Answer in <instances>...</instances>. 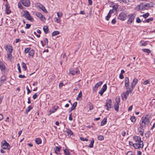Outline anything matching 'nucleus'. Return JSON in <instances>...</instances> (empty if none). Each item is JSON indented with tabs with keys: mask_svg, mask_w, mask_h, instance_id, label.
<instances>
[{
	"mask_svg": "<svg viewBox=\"0 0 155 155\" xmlns=\"http://www.w3.org/2000/svg\"><path fill=\"white\" fill-rule=\"evenodd\" d=\"M142 50L144 52H146L148 54H149L151 52V51L150 50L148 49H142Z\"/></svg>",
	"mask_w": 155,
	"mask_h": 155,
	"instance_id": "obj_38",
	"label": "nucleus"
},
{
	"mask_svg": "<svg viewBox=\"0 0 155 155\" xmlns=\"http://www.w3.org/2000/svg\"><path fill=\"white\" fill-rule=\"evenodd\" d=\"M133 89L132 87L130 88L129 89V90H127L126 91V92H124V93L126 94V95L128 96L130 93H131L132 91L133 90Z\"/></svg>",
	"mask_w": 155,
	"mask_h": 155,
	"instance_id": "obj_26",
	"label": "nucleus"
},
{
	"mask_svg": "<svg viewBox=\"0 0 155 155\" xmlns=\"http://www.w3.org/2000/svg\"><path fill=\"white\" fill-rule=\"evenodd\" d=\"M26 89L27 90V91H28V92H27V94H29L30 93H31V91L30 90H29V88H28V86H27L26 87Z\"/></svg>",
	"mask_w": 155,
	"mask_h": 155,
	"instance_id": "obj_59",
	"label": "nucleus"
},
{
	"mask_svg": "<svg viewBox=\"0 0 155 155\" xmlns=\"http://www.w3.org/2000/svg\"><path fill=\"white\" fill-rule=\"evenodd\" d=\"M6 77L5 76H2L0 79V86H2L4 84L5 81H6Z\"/></svg>",
	"mask_w": 155,
	"mask_h": 155,
	"instance_id": "obj_19",
	"label": "nucleus"
},
{
	"mask_svg": "<svg viewBox=\"0 0 155 155\" xmlns=\"http://www.w3.org/2000/svg\"><path fill=\"white\" fill-rule=\"evenodd\" d=\"M107 122V119L104 118L101 123V126H103Z\"/></svg>",
	"mask_w": 155,
	"mask_h": 155,
	"instance_id": "obj_30",
	"label": "nucleus"
},
{
	"mask_svg": "<svg viewBox=\"0 0 155 155\" xmlns=\"http://www.w3.org/2000/svg\"><path fill=\"white\" fill-rule=\"evenodd\" d=\"M127 96L126 95V94L124 93L122 95V100L123 101L126 100L127 98Z\"/></svg>",
	"mask_w": 155,
	"mask_h": 155,
	"instance_id": "obj_35",
	"label": "nucleus"
},
{
	"mask_svg": "<svg viewBox=\"0 0 155 155\" xmlns=\"http://www.w3.org/2000/svg\"><path fill=\"white\" fill-rule=\"evenodd\" d=\"M38 95H37L35 93V94H34L33 96V99L35 100V99L37 97Z\"/></svg>",
	"mask_w": 155,
	"mask_h": 155,
	"instance_id": "obj_61",
	"label": "nucleus"
},
{
	"mask_svg": "<svg viewBox=\"0 0 155 155\" xmlns=\"http://www.w3.org/2000/svg\"><path fill=\"white\" fill-rule=\"evenodd\" d=\"M143 9H144L143 8V4L138 5L137 6L135 7V10L137 11H138L139 10H142Z\"/></svg>",
	"mask_w": 155,
	"mask_h": 155,
	"instance_id": "obj_22",
	"label": "nucleus"
},
{
	"mask_svg": "<svg viewBox=\"0 0 155 155\" xmlns=\"http://www.w3.org/2000/svg\"><path fill=\"white\" fill-rule=\"evenodd\" d=\"M80 140L83 141H88V139L87 138H84L83 137H80Z\"/></svg>",
	"mask_w": 155,
	"mask_h": 155,
	"instance_id": "obj_51",
	"label": "nucleus"
},
{
	"mask_svg": "<svg viewBox=\"0 0 155 155\" xmlns=\"http://www.w3.org/2000/svg\"><path fill=\"white\" fill-rule=\"evenodd\" d=\"M135 17V15H131L127 21V23L129 24H131L134 21Z\"/></svg>",
	"mask_w": 155,
	"mask_h": 155,
	"instance_id": "obj_16",
	"label": "nucleus"
},
{
	"mask_svg": "<svg viewBox=\"0 0 155 155\" xmlns=\"http://www.w3.org/2000/svg\"><path fill=\"white\" fill-rule=\"evenodd\" d=\"M154 5V3L151 2L146 4H143V9H147L150 7H152Z\"/></svg>",
	"mask_w": 155,
	"mask_h": 155,
	"instance_id": "obj_8",
	"label": "nucleus"
},
{
	"mask_svg": "<svg viewBox=\"0 0 155 155\" xmlns=\"http://www.w3.org/2000/svg\"><path fill=\"white\" fill-rule=\"evenodd\" d=\"M35 142L37 144H39L41 143V140L40 138H38L35 139Z\"/></svg>",
	"mask_w": 155,
	"mask_h": 155,
	"instance_id": "obj_31",
	"label": "nucleus"
},
{
	"mask_svg": "<svg viewBox=\"0 0 155 155\" xmlns=\"http://www.w3.org/2000/svg\"><path fill=\"white\" fill-rule=\"evenodd\" d=\"M66 130L65 131V132L67 134L68 136L69 137H70L71 135H73V132L69 129L66 128Z\"/></svg>",
	"mask_w": 155,
	"mask_h": 155,
	"instance_id": "obj_18",
	"label": "nucleus"
},
{
	"mask_svg": "<svg viewBox=\"0 0 155 155\" xmlns=\"http://www.w3.org/2000/svg\"><path fill=\"white\" fill-rule=\"evenodd\" d=\"M82 96V92L81 91L79 93L78 96V97L77 98V100H79V101H80L81 100V97Z\"/></svg>",
	"mask_w": 155,
	"mask_h": 155,
	"instance_id": "obj_32",
	"label": "nucleus"
},
{
	"mask_svg": "<svg viewBox=\"0 0 155 155\" xmlns=\"http://www.w3.org/2000/svg\"><path fill=\"white\" fill-rule=\"evenodd\" d=\"M1 147L4 149H9L10 148L9 145L5 140L2 142Z\"/></svg>",
	"mask_w": 155,
	"mask_h": 155,
	"instance_id": "obj_6",
	"label": "nucleus"
},
{
	"mask_svg": "<svg viewBox=\"0 0 155 155\" xmlns=\"http://www.w3.org/2000/svg\"><path fill=\"white\" fill-rule=\"evenodd\" d=\"M22 4L26 7H28L30 6V3L29 0H21Z\"/></svg>",
	"mask_w": 155,
	"mask_h": 155,
	"instance_id": "obj_12",
	"label": "nucleus"
},
{
	"mask_svg": "<svg viewBox=\"0 0 155 155\" xmlns=\"http://www.w3.org/2000/svg\"><path fill=\"white\" fill-rule=\"evenodd\" d=\"M133 144L134 147L136 149H138L140 148H142L143 147V143H136Z\"/></svg>",
	"mask_w": 155,
	"mask_h": 155,
	"instance_id": "obj_7",
	"label": "nucleus"
},
{
	"mask_svg": "<svg viewBox=\"0 0 155 155\" xmlns=\"http://www.w3.org/2000/svg\"><path fill=\"white\" fill-rule=\"evenodd\" d=\"M70 73L72 75H78L80 73L79 69L78 68H71L70 69Z\"/></svg>",
	"mask_w": 155,
	"mask_h": 155,
	"instance_id": "obj_4",
	"label": "nucleus"
},
{
	"mask_svg": "<svg viewBox=\"0 0 155 155\" xmlns=\"http://www.w3.org/2000/svg\"><path fill=\"white\" fill-rule=\"evenodd\" d=\"M18 77L21 78H24L25 77V76L24 75H22L21 74H19L18 76Z\"/></svg>",
	"mask_w": 155,
	"mask_h": 155,
	"instance_id": "obj_63",
	"label": "nucleus"
},
{
	"mask_svg": "<svg viewBox=\"0 0 155 155\" xmlns=\"http://www.w3.org/2000/svg\"><path fill=\"white\" fill-rule=\"evenodd\" d=\"M130 120L132 122H134L136 121V119L135 117L134 116L130 118Z\"/></svg>",
	"mask_w": 155,
	"mask_h": 155,
	"instance_id": "obj_50",
	"label": "nucleus"
},
{
	"mask_svg": "<svg viewBox=\"0 0 155 155\" xmlns=\"http://www.w3.org/2000/svg\"><path fill=\"white\" fill-rule=\"evenodd\" d=\"M5 11L6 13L7 14H9L11 13V11L9 10V7H8V4H6L5 5Z\"/></svg>",
	"mask_w": 155,
	"mask_h": 155,
	"instance_id": "obj_25",
	"label": "nucleus"
},
{
	"mask_svg": "<svg viewBox=\"0 0 155 155\" xmlns=\"http://www.w3.org/2000/svg\"><path fill=\"white\" fill-rule=\"evenodd\" d=\"M112 101L110 100H107L105 106L107 107V110H109V108L111 107Z\"/></svg>",
	"mask_w": 155,
	"mask_h": 155,
	"instance_id": "obj_14",
	"label": "nucleus"
},
{
	"mask_svg": "<svg viewBox=\"0 0 155 155\" xmlns=\"http://www.w3.org/2000/svg\"><path fill=\"white\" fill-rule=\"evenodd\" d=\"M120 102V97L117 96L115 99V102L114 104V108L115 110L117 111H118L119 108V103Z\"/></svg>",
	"mask_w": 155,
	"mask_h": 155,
	"instance_id": "obj_2",
	"label": "nucleus"
},
{
	"mask_svg": "<svg viewBox=\"0 0 155 155\" xmlns=\"http://www.w3.org/2000/svg\"><path fill=\"white\" fill-rule=\"evenodd\" d=\"M94 143V139L91 141L90 143L89 146V147L90 148H92L93 147V144Z\"/></svg>",
	"mask_w": 155,
	"mask_h": 155,
	"instance_id": "obj_39",
	"label": "nucleus"
},
{
	"mask_svg": "<svg viewBox=\"0 0 155 155\" xmlns=\"http://www.w3.org/2000/svg\"><path fill=\"white\" fill-rule=\"evenodd\" d=\"M98 139L99 140H102L104 139V136L102 135H99L98 137Z\"/></svg>",
	"mask_w": 155,
	"mask_h": 155,
	"instance_id": "obj_45",
	"label": "nucleus"
},
{
	"mask_svg": "<svg viewBox=\"0 0 155 155\" xmlns=\"http://www.w3.org/2000/svg\"><path fill=\"white\" fill-rule=\"evenodd\" d=\"M54 20L55 22H57V23H59L61 21V19L60 18H57L55 17L54 18Z\"/></svg>",
	"mask_w": 155,
	"mask_h": 155,
	"instance_id": "obj_43",
	"label": "nucleus"
},
{
	"mask_svg": "<svg viewBox=\"0 0 155 155\" xmlns=\"http://www.w3.org/2000/svg\"><path fill=\"white\" fill-rule=\"evenodd\" d=\"M0 68L2 71H4L5 68V65L2 62H0Z\"/></svg>",
	"mask_w": 155,
	"mask_h": 155,
	"instance_id": "obj_23",
	"label": "nucleus"
},
{
	"mask_svg": "<svg viewBox=\"0 0 155 155\" xmlns=\"http://www.w3.org/2000/svg\"><path fill=\"white\" fill-rule=\"evenodd\" d=\"M116 12V11L115 9L112 8L111 10H110L109 11V13L107 16L106 17V19L107 20H108L109 18L111 17V14L112 13Z\"/></svg>",
	"mask_w": 155,
	"mask_h": 155,
	"instance_id": "obj_11",
	"label": "nucleus"
},
{
	"mask_svg": "<svg viewBox=\"0 0 155 155\" xmlns=\"http://www.w3.org/2000/svg\"><path fill=\"white\" fill-rule=\"evenodd\" d=\"M150 83V80H147L143 82V84L146 85Z\"/></svg>",
	"mask_w": 155,
	"mask_h": 155,
	"instance_id": "obj_49",
	"label": "nucleus"
},
{
	"mask_svg": "<svg viewBox=\"0 0 155 155\" xmlns=\"http://www.w3.org/2000/svg\"><path fill=\"white\" fill-rule=\"evenodd\" d=\"M35 54V51L33 50H30L29 53L28 55L30 56L33 57Z\"/></svg>",
	"mask_w": 155,
	"mask_h": 155,
	"instance_id": "obj_33",
	"label": "nucleus"
},
{
	"mask_svg": "<svg viewBox=\"0 0 155 155\" xmlns=\"http://www.w3.org/2000/svg\"><path fill=\"white\" fill-rule=\"evenodd\" d=\"M63 85V83L62 82H60L59 85V87L60 88H61Z\"/></svg>",
	"mask_w": 155,
	"mask_h": 155,
	"instance_id": "obj_60",
	"label": "nucleus"
},
{
	"mask_svg": "<svg viewBox=\"0 0 155 155\" xmlns=\"http://www.w3.org/2000/svg\"><path fill=\"white\" fill-rule=\"evenodd\" d=\"M125 86L126 87V89L128 88V86L129 85V80L128 77L125 78L124 80Z\"/></svg>",
	"mask_w": 155,
	"mask_h": 155,
	"instance_id": "obj_17",
	"label": "nucleus"
},
{
	"mask_svg": "<svg viewBox=\"0 0 155 155\" xmlns=\"http://www.w3.org/2000/svg\"><path fill=\"white\" fill-rule=\"evenodd\" d=\"M138 82V80L136 78H134L131 84V87L134 89Z\"/></svg>",
	"mask_w": 155,
	"mask_h": 155,
	"instance_id": "obj_20",
	"label": "nucleus"
},
{
	"mask_svg": "<svg viewBox=\"0 0 155 155\" xmlns=\"http://www.w3.org/2000/svg\"><path fill=\"white\" fill-rule=\"evenodd\" d=\"M37 6L38 7L40 8L44 12H45V13L47 12V11L45 9V7L41 4H39Z\"/></svg>",
	"mask_w": 155,
	"mask_h": 155,
	"instance_id": "obj_21",
	"label": "nucleus"
},
{
	"mask_svg": "<svg viewBox=\"0 0 155 155\" xmlns=\"http://www.w3.org/2000/svg\"><path fill=\"white\" fill-rule=\"evenodd\" d=\"M22 68L23 69L24 71L26 70L27 67L25 64L24 63H21Z\"/></svg>",
	"mask_w": 155,
	"mask_h": 155,
	"instance_id": "obj_41",
	"label": "nucleus"
},
{
	"mask_svg": "<svg viewBox=\"0 0 155 155\" xmlns=\"http://www.w3.org/2000/svg\"><path fill=\"white\" fill-rule=\"evenodd\" d=\"M149 13H147L143 15L142 16L144 18H147L149 16Z\"/></svg>",
	"mask_w": 155,
	"mask_h": 155,
	"instance_id": "obj_46",
	"label": "nucleus"
},
{
	"mask_svg": "<svg viewBox=\"0 0 155 155\" xmlns=\"http://www.w3.org/2000/svg\"><path fill=\"white\" fill-rule=\"evenodd\" d=\"M133 139L136 143H143V141L141 140V138L140 136H135L133 137Z\"/></svg>",
	"mask_w": 155,
	"mask_h": 155,
	"instance_id": "obj_10",
	"label": "nucleus"
},
{
	"mask_svg": "<svg viewBox=\"0 0 155 155\" xmlns=\"http://www.w3.org/2000/svg\"><path fill=\"white\" fill-rule=\"evenodd\" d=\"M31 49V48H25L24 50V52L25 53H28L30 50Z\"/></svg>",
	"mask_w": 155,
	"mask_h": 155,
	"instance_id": "obj_44",
	"label": "nucleus"
},
{
	"mask_svg": "<svg viewBox=\"0 0 155 155\" xmlns=\"http://www.w3.org/2000/svg\"><path fill=\"white\" fill-rule=\"evenodd\" d=\"M17 65L18 66V70L19 72V73H21V71L19 64H18Z\"/></svg>",
	"mask_w": 155,
	"mask_h": 155,
	"instance_id": "obj_55",
	"label": "nucleus"
},
{
	"mask_svg": "<svg viewBox=\"0 0 155 155\" xmlns=\"http://www.w3.org/2000/svg\"><path fill=\"white\" fill-rule=\"evenodd\" d=\"M56 111V110H51L49 111V112L50 113V114H48V116H49L51 113H53L55 112Z\"/></svg>",
	"mask_w": 155,
	"mask_h": 155,
	"instance_id": "obj_53",
	"label": "nucleus"
},
{
	"mask_svg": "<svg viewBox=\"0 0 155 155\" xmlns=\"http://www.w3.org/2000/svg\"><path fill=\"white\" fill-rule=\"evenodd\" d=\"M12 53H7V58L9 60H11L12 56Z\"/></svg>",
	"mask_w": 155,
	"mask_h": 155,
	"instance_id": "obj_37",
	"label": "nucleus"
},
{
	"mask_svg": "<svg viewBox=\"0 0 155 155\" xmlns=\"http://www.w3.org/2000/svg\"><path fill=\"white\" fill-rule=\"evenodd\" d=\"M23 16L25 18H26L28 20H30L31 21H33V19L31 18L30 15L28 11L25 10L23 11Z\"/></svg>",
	"mask_w": 155,
	"mask_h": 155,
	"instance_id": "obj_3",
	"label": "nucleus"
},
{
	"mask_svg": "<svg viewBox=\"0 0 155 155\" xmlns=\"http://www.w3.org/2000/svg\"><path fill=\"white\" fill-rule=\"evenodd\" d=\"M149 123V115H147L144 118L143 117L140 122V126L139 127V129L140 130H143V128L148 125Z\"/></svg>",
	"mask_w": 155,
	"mask_h": 155,
	"instance_id": "obj_1",
	"label": "nucleus"
},
{
	"mask_svg": "<svg viewBox=\"0 0 155 155\" xmlns=\"http://www.w3.org/2000/svg\"><path fill=\"white\" fill-rule=\"evenodd\" d=\"M57 15L58 17L60 18L62 16L63 14L61 12H59L57 13Z\"/></svg>",
	"mask_w": 155,
	"mask_h": 155,
	"instance_id": "obj_52",
	"label": "nucleus"
},
{
	"mask_svg": "<svg viewBox=\"0 0 155 155\" xmlns=\"http://www.w3.org/2000/svg\"><path fill=\"white\" fill-rule=\"evenodd\" d=\"M127 155H134V154L132 151H129L127 153Z\"/></svg>",
	"mask_w": 155,
	"mask_h": 155,
	"instance_id": "obj_56",
	"label": "nucleus"
},
{
	"mask_svg": "<svg viewBox=\"0 0 155 155\" xmlns=\"http://www.w3.org/2000/svg\"><path fill=\"white\" fill-rule=\"evenodd\" d=\"M103 82L102 81H99L97 83L93 88V91H97L98 88L100 86H101Z\"/></svg>",
	"mask_w": 155,
	"mask_h": 155,
	"instance_id": "obj_9",
	"label": "nucleus"
},
{
	"mask_svg": "<svg viewBox=\"0 0 155 155\" xmlns=\"http://www.w3.org/2000/svg\"><path fill=\"white\" fill-rule=\"evenodd\" d=\"M59 34V32L58 31H54L52 32V35L53 36H55L56 35H58Z\"/></svg>",
	"mask_w": 155,
	"mask_h": 155,
	"instance_id": "obj_40",
	"label": "nucleus"
},
{
	"mask_svg": "<svg viewBox=\"0 0 155 155\" xmlns=\"http://www.w3.org/2000/svg\"><path fill=\"white\" fill-rule=\"evenodd\" d=\"M32 109V107L29 106L25 110V112L26 114H27Z\"/></svg>",
	"mask_w": 155,
	"mask_h": 155,
	"instance_id": "obj_36",
	"label": "nucleus"
},
{
	"mask_svg": "<svg viewBox=\"0 0 155 155\" xmlns=\"http://www.w3.org/2000/svg\"><path fill=\"white\" fill-rule=\"evenodd\" d=\"M64 153L66 155H69L70 154V153L68 150L67 149H65L64 150Z\"/></svg>",
	"mask_w": 155,
	"mask_h": 155,
	"instance_id": "obj_47",
	"label": "nucleus"
},
{
	"mask_svg": "<svg viewBox=\"0 0 155 155\" xmlns=\"http://www.w3.org/2000/svg\"><path fill=\"white\" fill-rule=\"evenodd\" d=\"M136 22L137 23H139L141 22V20L139 17H137L136 18Z\"/></svg>",
	"mask_w": 155,
	"mask_h": 155,
	"instance_id": "obj_58",
	"label": "nucleus"
},
{
	"mask_svg": "<svg viewBox=\"0 0 155 155\" xmlns=\"http://www.w3.org/2000/svg\"><path fill=\"white\" fill-rule=\"evenodd\" d=\"M18 7L21 9L23 8V7L21 3H18Z\"/></svg>",
	"mask_w": 155,
	"mask_h": 155,
	"instance_id": "obj_64",
	"label": "nucleus"
},
{
	"mask_svg": "<svg viewBox=\"0 0 155 155\" xmlns=\"http://www.w3.org/2000/svg\"><path fill=\"white\" fill-rule=\"evenodd\" d=\"M72 113H71L69 115V119L71 121H72L73 120V118L72 117Z\"/></svg>",
	"mask_w": 155,
	"mask_h": 155,
	"instance_id": "obj_57",
	"label": "nucleus"
},
{
	"mask_svg": "<svg viewBox=\"0 0 155 155\" xmlns=\"http://www.w3.org/2000/svg\"><path fill=\"white\" fill-rule=\"evenodd\" d=\"M30 26H31V25L30 24H26L25 28H30Z\"/></svg>",
	"mask_w": 155,
	"mask_h": 155,
	"instance_id": "obj_62",
	"label": "nucleus"
},
{
	"mask_svg": "<svg viewBox=\"0 0 155 155\" xmlns=\"http://www.w3.org/2000/svg\"><path fill=\"white\" fill-rule=\"evenodd\" d=\"M107 89V85L106 84L104 85L101 89L105 91Z\"/></svg>",
	"mask_w": 155,
	"mask_h": 155,
	"instance_id": "obj_42",
	"label": "nucleus"
},
{
	"mask_svg": "<svg viewBox=\"0 0 155 155\" xmlns=\"http://www.w3.org/2000/svg\"><path fill=\"white\" fill-rule=\"evenodd\" d=\"M87 105L89 106V110H91L93 109V104L90 102H88Z\"/></svg>",
	"mask_w": 155,
	"mask_h": 155,
	"instance_id": "obj_29",
	"label": "nucleus"
},
{
	"mask_svg": "<svg viewBox=\"0 0 155 155\" xmlns=\"http://www.w3.org/2000/svg\"><path fill=\"white\" fill-rule=\"evenodd\" d=\"M43 30L45 34H47L48 32V28L47 26H44L43 28Z\"/></svg>",
	"mask_w": 155,
	"mask_h": 155,
	"instance_id": "obj_28",
	"label": "nucleus"
},
{
	"mask_svg": "<svg viewBox=\"0 0 155 155\" xmlns=\"http://www.w3.org/2000/svg\"><path fill=\"white\" fill-rule=\"evenodd\" d=\"M77 105V102H75L73 104V105L72 106V107H71L70 110L69 111V112H71L72 110H73L76 107Z\"/></svg>",
	"mask_w": 155,
	"mask_h": 155,
	"instance_id": "obj_27",
	"label": "nucleus"
},
{
	"mask_svg": "<svg viewBox=\"0 0 155 155\" xmlns=\"http://www.w3.org/2000/svg\"><path fill=\"white\" fill-rule=\"evenodd\" d=\"M153 20V18H150L147 19L146 20V22L147 23H149L150 21H152Z\"/></svg>",
	"mask_w": 155,
	"mask_h": 155,
	"instance_id": "obj_48",
	"label": "nucleus"
},
{
	"mask_svg": "<svg viewBox=\"0 0 155 155\" xmlns=\"http://www.w3.org/2000/svg\"><path fill=\"white\" fill-rule=\"evenodd\" d=\"M5 50L8 51V53H12L13 49L12 46L11 45H8L5 47Z\"/></svg>",
	"mask_w": 155,
	"mask_h": 155,
	"instance_id": "obj_13",
	"label": "nucleus"
},
{
	"mask_svg": "<svg viewBox=\"0 0 155 155\" xmlns=\"http://www.w3.org/2000/svg\"><path fill=\"white\" fill-rule=\"evenodd\" d=\"M61 148V147H60L57 146L54 149L55 153L58 154V152H60Z\"/></svg>",
	"mask_w": 155,
	"mask_h": 155,
	"instance_id": "obj_24",
	"label": "nucleus"
},
{
	"mask_svg": "<svg viewBox=\"0 0 155 155\" xmlns=\"http://www.w3.org/2000/svg\"><path fill=\"white\" fill-rule=\"evenodd\" d=\"M127 14L126 13L122 12L120 13L118 17V18L122 21H124L126 19Z\"/></svg>",
	"mask_w": 155,
	"mask_h": 155,
	"instance_id": "obj_5",
	"label": "nucleus"
},
{
	"mask_svg": "<svg viewBox=\"0 0 155 155\" xmlns=\"http://www.w3.org/2000/svg\"><path fill=\"white\" fill-rule=\"evenodd\" d=\"M120 3H127L129 2V0H117Z\"/></svg>",
	"mask_w": 155,
	"mask_h": 155,
	"instance_id": "obj_34",
	"label": "nucleus"
},
{
	"mask_svg": "<svg viewBox=\"0 0 155 155\" xmlns=\"http://www.w3.org/2000/svg\"><path fill=\"white\" fill-rule=\"evenodd\" d=\"M104 92L105 91H104L101 89V90L98 93L100 94L101 96H102Z\"/></svg>",
	"mask_w": 155,
	"mask_h": 155,
	"instance_id": "obj_54",
	"label": "nucleus"
},
{
	"mask_svg": "<svg viewBox=\"0 0 155 155\" xmlns=\"http://www.w3.org/2000/svg\"><path fill=\"white\" fill-rule=\"evenodd\" d=\"M36 15L42 21H45V18L40 12H37L36 14Z\"/></svg>",
	"mask_w": 155,
	"mask_h": 155,
	"instance_id": "obj_15",
	"label": "nucleus"
}]
</instances>
